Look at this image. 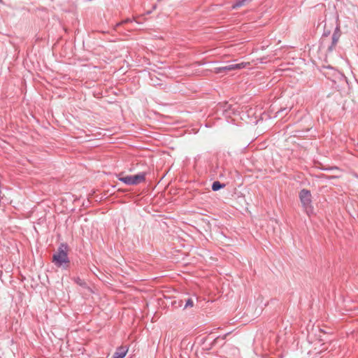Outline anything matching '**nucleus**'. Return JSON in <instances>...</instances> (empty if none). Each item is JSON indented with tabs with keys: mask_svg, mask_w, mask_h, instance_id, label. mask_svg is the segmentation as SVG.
<instances>
[{
	"mask_svg": "<svg viewBox=\"0 0 358 358\" xmlns=\"http://www.w3.org/2000/svg\"><path fill=\"white\" fill-rule=\"evenodd\" d=\"M76 282L77 284L80 285V286H84L85 285V282L80 278L76 279Z\"/></svg>",
	"mask_w": 358,
	"mask_h": 358,
	"instance_id": "11",
	"label": "nucleus"
},
{
	"mask_svg": "<svg viewBox=\"0 0 358 358\" xmlns=\"http://www.w3.org/2000/svg\"><path fill=\"white\" fill-rule=\"evenodd\" d=\"M232 65H233V69L236 70V69L246 68L247 66H248L250 65V62H241L239 64H232Z\"/></svg>",
	"mask_w": 358,
	"mask_h": 358,
	"instance_id": "8",
	"label": "nucleus"
},
{
	"mask_svg": "<svg viewBox=\"0 0 358 358\" xmlns=\"http://www.w3.org/2000/svg\"><path fill=\"white\" fill-rule=\"evenodd\" d=\"M117 178L129 185H138L145 180V174L139 173L135 176H123V173H120L117 176Z\"/></svg>",
	"mask_w": 358,
	"mask_h": 358,
	"instance_id": "3",
	"label": "nucleus"
},
{
	"mask_svg": "<svg viewBox=\"0 0 358 358\" xmlns=\"http://www.w3.org/2000/svg\"><path fill=\"white\" fill-rule=\"evenodd\" d=\"M299 199L303 208L304 209L306 214L310 216L313 213V206L312 204V195L309 190L303 189L300 191Z\"/></svg>",
	"mask_w": 358,
	"mask_h": 358,
	"instance_id": "1",
	"label": "nucleus"
},
{
	"mask_svg": "<svg viewBox=\"0 0 358 358\" xmlns=\"http://www.w3.org/2000/svg\"><path fill=\"white\" fill-rule=\"evenodd\" d=\"M199 65H201L200 63H195L194 64H192V66H199Z\"/></svg>",
	"mask_w": 358,
	"mask_h": 358,
	"instance_id": "12",
	"label": "nucleus"
},
{
	"mask_svg": "<svg viewBox=\"0 0 358 358\" xmlns=\"http://www.w3.org/2000/svg\"><path fill=\"white\" fill-rule=\"evenodd\" d=\"M341 29L339 27H337L336 29L334 30L333 35H332V44L329 47V50H332L333 48L336 46V43L339 41V38L341 37Z\"/></svg>",
	"mask_w": 358,
	"mask_h": 358,
	"instance_id": "4",
	"label": "nucleus"
},
{
	"mask_svg": "<svg viewBox=\"0 0 358 358\" xmlns=\"http://www.w3.org/2000/svg\"><path fill=\"white\" fill-rule=\"evenodd\" d=\"M128 352V348L126 346L119 347L114 353L113 358H124Z\"/></svg>",
	"mask_w": 358,
	"mask_h": 358,
	"instance_id": "5",
	"label": "nucleus"
},
{
	"mask_svg": "<svg viewBox=\"0 0 358 358\" xmlns=\"http://www.w3.org/2000/svg\"><path fill=\"white\" fill-rule=\"evenodd\" d=\"M233 65L231 64V65H228V66H222V67H219V68H216L215 69V73H221V72H223V71H233Z\"/></svg>",
	"mask_w": 358,
	"mask_h": 358,
	"instance_id": "7",
	"label": "nucleus"
},
{
	"mask_svg": "<svg viewBox=\"0 0 358 358\" xmlns=\"http://www.w3.org/2000/svg\"><path fill=\"white\" fill-rule=\"evenodd\" d=\"M64 245L58 249V251L52 257V262L59 267L67 268L69 264V260L67 253L62 248Z\"/></svg>",
	"mask_w": 358,
	"mask_h": 358,
	"instance_id": "2",
	"label": "nucleus"
},
{
	"mask_svg": "<svg viewBox=\"0 0 358 358\" xmlns=\"http://www.w3.org/2000/svg\"><path fill=\"white\" fill-rule=\"evenodd\" d=\"M222 187H224V185H221L220 182L215 181L213 183L212 189L213 191H217Z\"/></svg>",
	"mask_w": 358,
	"mask_h": 358,
	"instance_id": "9",
	"label": "nucleus"
},
{
	"mask_svg": "<svg viewBox=\"0 0 358 358\" xmlns=\"http://www.w3.org/2000/svg\"><path fill=\"white\" fill-rule=\"evenodd\" d=\"M193 306H194V302H193L192 299H188L186 302V304L185 306V308H192V307H193Z\"/></svg>",
	"mask_w": 358,
	"mask_h": 358,
	"instance_id": "10",
	"label": "nucleus"
},
{
	"mask_svg": "<svg viewBox=\"0 0 358 358\" xmlns=\"http://www.w3.org/2000/svg\"><path fill=\"white\" fill-rule=\"evenodd\" d=\"M252 0H238L232 6V8L235 9L243 6L247 5Z\"/></svg>",
	"mask_w": 358,
	"mask_h": 358,
	"instance_id": "6",
	"label": "nucleus"
}]
</instances>
